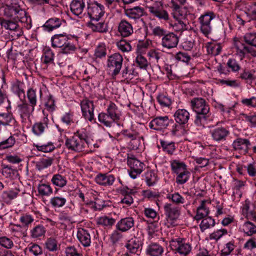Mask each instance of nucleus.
I'll use <instances>...</instances> for the list:
<instances>
[{
  "label": "nucleus",
  "mask_w": 256,
  "mask_h": 256,
  "mask_svg": "<svg viewBox=\"0 0 256 256\" xmlns=\"http://www.w3.org/2000/svg\"><path fill=\"white\" fill-rule=\"evenodd\" d=\"M150 14L161 20H168L169 14L168 12L163 9L162 6L152 4L147 7Z\"/></svg>",
  "instance_id": "nucleus-8"
},
{
  "label": "nucleus",
  "mask_w": 256,
  "mask_h": 256,
  "mask_svg": "<svg viewBox=\"0 0 256 256\" xmlns=\"http://www.w3.org/2000/svg\"><path fill=\"white\" fill-rule=\"evenodd\" d=\"M146 181L149 186H154L158 181L156 174L153 171L150 170L146 174Z\"/></svg>",
  "instance_id": "nucleus-54"
},
{
  "label": "nucleus",
  "mask_w": 256,
  "mask_h": 256,
  "mask_svg": "<svg viewBox=\"0 0 256 256\" xmlns=\"http://www.w3.org/2000/svg\"><path fill=\"white\" fill-rule=\"evenodd\" d=\"M70 40L66 35L60 34L54 36L51 38L52 46L54 48H62Z\"/></svg>",
  "instance_id": "nucleus-26"
},
{
  "label": "nucleus",
  "mask_w": 256,
  "mask_h": 256,
  "mask_svg": "<svg viewBox=\"0 0 256 256\" xmlns=\"http://www.w3.org/2000/svg\"><path fill=\"white\" fill-rule=\"evenodd\" d=\"M123 60L122 56L119 53H114L108 57L107 67L112 76H116L120 73Z\"/></svg>",
  "instance_id": "nucleus-4"
},
{
  "label": "nucleus",
  "mask_w": 256,
  "mask_h": 256,
  "mask_svg": "<svg viewBox=\"0 0 256 256\" xmlns=\"http://www.w3.org/2000/svg\"><path fill=\"white\" fill-rule=\"evenodd\" d=\"M42 92H36V90L33 88H30L27 92V98L29 104L34 108L36 106L38 97L42 96Z\"/></svg>",
  "instance_id": "nucleus-30"
},
{
  "label": "nucleus",
  "mask_w": 256,
  "mask_h": 256,
  "mask_svg": "<svg viewBox=\"0 0 256 256\" xmlns=\"http://www.w3.org/2000/svg\"><path fill=\"white\" fill-rule=\"evenodd\" d=\"M48 119L46 116H44L41 122L35 123L32 128L33 132L36 135H40L48 128Z\"/></svg>",
  "instance_id": "nucleus-27"
},
{
  "label": "nucleus",
  "mask_w": 256,
  "mask_h": 256,
  "mask_svg": "<svg viewBox=\"0 0 256 256\" xmlns=\"http://www.w3.org/2000/svg\"><path fill=\"white\" fill-rule=\"evenodd\" d=\"M14 20L17 22H22L26 20V12L21 9L20 6H18Z\"/></svg>",
  "instance_id": "nucleus-64"
},
{
  "label": "nucleus",
  "mask_w": 256,
  "mask_h": 256,
  "mask_svg": "<svg viewBox=\"0 0 256 256\" xmlns=\"http://www.w3.org/2000/svg\"><path fill=\"white\" fill-rule=\"evenodd\" d=\"M61 48V51L59 53V55L61 54H70L74 52L76 50L75 46L72 44L70 40L67 42L66 44Z\"/></svg>",
  "instance_id": "nucleus-58"
},
{
  "label": "nucleus",
  "mask_w": 256,
  "mask_h": 256,
  "mask_svg": "<svg viewBox=\"0 0 256 256\" xmlns=\"http://www.w3.org/2000/svg\"><path fill=\"white\" fill-rule=\"evenodd\" d=\"M206 49L208 54L216 56L220 54L222 48L220 44L212 42L208 43Z\"/></svg>",
  "instance_id": "nucleus-45"
},
{
  "label": "nucleus",
  "mask_w": 256,
  "mask_h": 256,
  "mask_svg": "<svg viewBox=\"0 0 256 256\" xmlns=\"http://www.w3.org/2000/svg\"><path fill=\"white\" fill-rule=\"evenodd\" d=\"M227 234L228 231L226 229H220L210 234L209 238L210 240H215L217 242L223 236L226 234Z\"/></svg>",
  "instance_id": "nucleus-59"
},
{
  "label": "nucleus",
  "mask_w": 256,
  "mask_h": 256,
  "mask_svg": "<svg viewBox=\"0 0 256 256\" xmlns=\"http://www.w3.org/2000/svg\"><path fill=\"white\" fill-rule=\"evenodd\" d=\"M44 246L45 248L48 251L54 252L60 249V244L56 238L50 237L46 239Z\"/></svg>",
  "instance_id": "nucleus-31"
},
{
  "label": "nucleus",
  "mask_w": 256,
  "mask_h": 256,
  "mask_svg": "<svg viewBox=\"0 0 256 256\" xmlns=\"http://www.w3.org/2000/svg\"><path fill=\"white\" fill-rule=\"evenodd\" d=\"M34 108L26 102H23L17 106V110L22 119L28 118L34 111Z\"/></svg>",
  "instance_id": "nucleus-17"
},
{
  "label": "nucleus",
  "mask_w": 256,
  "mask_h": 256,
  "mask_svg": "<svg viewBox=\"0 0 256 256\" xmlns=\"http://www.w3.org/2000/svg\"><path fill=\"white\" fill-rule=\"evenodd\" d=\"M98 118L100 122L102 123L107 127H110L113 122L116 120L114 118H111L108 112H102L100 114Z\"/></svg>",
  "instance_id": "nucleus-47"
},
{
  "label": "nucleus",
  "mask_w": 256,
  "mask_h": 256,
  "mask_svg": "<svg viewBox=\"0 0 256 256\" xmlns=\"http://www.w3.org/2000/svg\"><path fill=\"white\" fill-rule=\"evenodd\" d=\"M127 163L130 168L129 174L132 178H136L144 170V164L137 160L132 155L128 156Z\"/></svg>",
  "instance_id": "nucleus-5"
},
{
  "label": "nucleus",
  "mask_w": 256,
  "mask_h": 256,
  "mask_svg": "<svg viewBox=\"0 0 256 256\" xmlns=\"http://www.w3.org/2000/svg\"><path fill=\"white\" fill-rule=\"evenodd\" d=\"M118 31L123 37H127L133 33L132 24L126 20L120 21L118 26Z\"/></svg>",
  "instance_id": "nucleus-24"
},
{
  "label": "nucleus",
  "mask_w": 256,
  "mask_h": 256,
  "mask_svg": "<svg viewBox=\"0 0 256 256\" xmlns=\"http://www.w3.org/2000/svg\"><path fill=\"white\" fill-rule=\"evenodd\" d=\"M46 232V229L44 226L38 224L30 230V236L33 238H40L44 236Z\"/></svg>",
  "instance_id": "nucleus-36"
},
{
  "label": "nucleus",
  "mask_w": 256,
  "mask_h": 256,
  "mask_svg": "<svg viewBox=\"0 0 256 256\" xmlns=\"http://www.w3.org/2000/svg\"><path fill=\"white\" fill-rule=\"evenodd\" d=\"M229 134V131L222 127L216 128L210 130L212 138L216 142L225 140Z\"/></svg>",
  "instance_id": "nucleus-19"
},
{
  "label": "nucleus",
  "mask_w": 256,
  "mask_h": 256,
  "mask_svg": "<svg viewBox=\"0 0 256 256\" xmlns=\"http://www.w3.org/2000/svg\"><path fill=\"white\" fill-rule=\"evenodd\" d=\"M170 246L173 250L184 256L188 254L192 250L190 244L186 242L184 238H180L172 240Z\"/></svg>",
  "instance_id": "nucleus-6"
},
{
  "label": "nucleus",
  "mask_w": 256,
  "mask_h": 256,
  "mask_svg": "<svg viewBox=\"0 0 256 256\" xmlns=\"http://www.w3.org/2000/svg\"><path fill=\"white\" fill-rule=\"evenodd\" d=\"M18 6L13 5H6L4 7V14L7 18L14 20Z\"/></svg>",
  "instance_id": "nucleus-48"
},
{
  "label": "nucleus",
  "mask_w": 256,
  "mask_h": 256,
  "mask_svg": "<svg viewBox=\"0 0 256 256\" xmlns=\"http://www.w3.org/2000/svg\"><path fill=\"white\" fill-rule=\"evenodd\" d=\"M116 220L106 216H102L97 218L96 224L105 227L110 228L114 224Z\"/></svg>",
  "instance_id": "nucleus-39"
},
{
  "label": "nucleus",
  "mask_w": 256,
  "mask_h": 256,
  "mask_svg": "<svg viewBox=\"0 0 256 256\" xmlns=\"http://www.w3.org/2000/svg\"><path fill=\"white\" fill-rule=\"evenodd\" d=\"M122 134L126 138H130L132 140L130 143L132 146V148L136 150L138 148L139 140L136 139L138 137V134L136 132H131L127 130H124Z\"/></svg>",
  "instance_id": "nucleus-42"
},
{
  "label": "nucleus",
  "mask_w": 256,
  "mask_h": 256,
  "mask_svg": "<svg viewBox=\"0 0 256 256\" xmlns=\"http://www.w3.org/2000/svg\"><path fill=\"white\" fill-rule=\"evenodd\" d=\"M38 190L39 194L42 196H48L52 193V189L48 184H40Z\"/></svg>",
  "instance_id": "nucleus-49"
},
{
  "label": "nucleus",
  "mask_w": 256,
  "mask_h": 256,
  "mask_svg": "<svg viewBox=\"0 0 256 256\" xmlns=\"http://www.w3.org/2000/svg\"><path fill=\"white\" fill-rule=\"evenodd\" d=\"M107 112L111 118H114L115 120H118L120 118V112L116 104L110 102L107 108Z\"/></svg>",
  "instance_id": "nucleus-34"
},
{
  "label": "nucleus",
  "mask_w": 256,
  "mask_h": 256,
  "mask_svg": "<svg viewBox=\"0 0 256 256\" xmlns=\"http://www.w3.org/2000/svg\"><path fill=\"white\" fill-rule=\"evenodd\" d=\"M8 126L10 128L17 130L18 124L12 116L9 113H0V125Z\"/></svg>",
  "instance_id": "nucleus-15"
},
{
  "label": "nucleus",
  "mask_w": 256,
  "mask_h": 256,
  "mask_svg": "<svg viewBox=\"0 0 256 256\" xmlns=\"http://www.w3.org/2000/svg\"><path fill=\"white\" fill-rule=\"evenodd\" d=\"M134 226V220L132 217L122 218L116 224V228L122 232H126Z\"/></svg>",
  "instance_id": "nucleus-22"
},
{
  "label": "nucleus",
  "mask_w": 256,
  "mask_h": 256,
  "mask_svg": "<svg viewBox=\"0 0 256 256\" xmlns=\"http://www.w3.org/2000/svg\"><path fill=\"white\" fill-rule=\"evenodd\" d=\"M66 200L64 198L60 196H54L50 200V203L52 206L60 208L63 206Z\"/></svg>",
  "instance_id": "nucleus-57"
},
{
  "label": "nucleus",
  "mask_w": 256,
  "mask_h": 256,
  "mask_svg": "<svg viewBox=\"0 0 256 256\" xmlns=\"http://www.w3.org/2000/svg\"><path fill=\"white\" fill-rule=\"evenodd\" d=\"M60 25L61 20L60 19L56 18H54L47 20L44 25V27L46 28L48 31H52L54 29L59 28Z\"/></svg>",
  "instance_id": "nucleus-37"
},
{
  "label": "nucleus",
  "mask_w": 256,
  "mask_h": 256,
  "mask_svg": "<svg viewBox=\"0 0 256 256\" xmlns=\"http://www.w3.org/2000/svg\"><path fill=\"white\" fill-rule=\"evenodd\" d=\"M174 117L176 122L184 125L188 122L190 114L186 109L179 108L174 112Z\"/></svg>",
  "instance_id": "nucleus-20"
},
{
  "label": "nucleus",
  "mask_w": 256,
  "mask_h": 256,
  "mask_svg": "<svg viewBox=\"0 0 256 256\" xmlns=\"http://www.w3.org/2000/svg\"><path fill=\"white\" fill-rule=\"evenodd\" d=\"M240 78L243 80L252 81L256 79V72L254 70H244L240 74Z\"/></svg>",
  "instance_id": "nucleus-53"
},
{
  "label": "nucleus",
  "mask_w": 256,
  "mask_h": 256,
  "mask_svg": "<svg viewBox=\"0 0 256 256\" xmlns=\"http://www.w3.org/2000/svg\"><path fill=\"white\" fill-rule=\"evenodd\" d=\"M215 225V220L210 216H206L202 219L200 224V228L202 232L213 227Z\"/></svg>",
  "instance_id": "nucleus-46"
},
{
  "label": "nucleus",
  "mask_w": 256,
  "mask_h": 256,
  "mask_svg": "<svg viewBox=\"0 0 256 256\" xmlns=\"http://www.w3.org/2000/svg\"><path fill=\"white\" fill-rule=\"evenodd\" d=\"M95 180L97 184L103 186H112L115 181L114 176L108 174H100L96 176Z\"/></svg>",
  "instance_id": "nucleus-21"
},
{
  "label": "nucleus",
  "mask_w": 256,
  "mask_h": 256,
  "mask_svg": "<svg viewBox=\"0 0 256 256\" xmlns=\"http://www.w3.org/2000/svg\"><path fill=\"white\" fill-rule=\"evenodd\" d=\"M90 28L94 32H104L107 31L106 24L103 22L91 24H90Z\"/></svg>",
  "instance_id": "nucleus-62"
},
{
  "label": "nucleus",
  "mask_w": 256,
  "mask_h": 256,
  "mask_svg": "<svg viewBox=\"0 0 256 256\" xmlns=\"http://www.w3.org/2000/svg\"><path fill=\"white\" fill-rule=\"evenodd\" d=\"M52 162L53 159L52 158H42L36 162V168L38 170L40 171L50 166Z\"/></svg>",
  "instance_id": "nucleus-43"
},
{
  "label": "nucleus",
  "mask_w": 256,
  "mask_h": 256,
  "mask_svg": "<svg viewBox=\"0 0 256 256\" xmlns=\"http://www.w3.org/2000/svg\"><path fill=\"white\" fill-rule=\"evenodd\" d=\"M2 174L6 178L12 180L16 179L18 176V170L16 169H13L8 166H4L3 168Z\"/></svg>",
  "instance_id": "nucleus-41"
},
{
  "label": "nucleus",
  "mask_w": 256,
  "mask_h": 256,
  "mask_svg": "<svg viewBox=\"0 0 256 256\" xmlns=\"http://www.w3.org/2000/svg\"><path fill=\"white\" fill-rule=\"evenodd\" d=\"M250 146V142L248 140L240 138H237L232 143L233 148L244 154L248 152Z\"/></svg>",
  "instance_id": "nucleus-14"
},
{
  "label": "nucleus",
  "mask_w": 256,
  "mask_h": 256,
  "mask_svg": "<svg viewBox=\"0 0 256 256\" xmlns=\"http://www.w3.org/2000/svg\"><path fill=\"white\" fill-rule=\"evenodd\" d=\"M1 25L6 30H15L18 27V22L12 19L3 20H2Z\"/></svg>",
  "instance_id": "nucleus-51"
},
{
  "label": "nucleus",
  "mask_w": 256,
  "mask_h": 256,
  "mask_svg": "<svg viewBox=\"0 0 256 256\" xmlns=\"http://www.w3.org/2000/svg\"><path fill=\"white\" fill-rule=\"evenodd\" d=\"M88 14L91 19L98 20L104 15V6L98 3L92 4L88 8Z\"/></svg>",
  "instance_id": "nucleus-11"
},
{
  "label": "nucleus",
  "mask_w": 256,
  "mask_h": 256,
  "mask_svg": "<svg viewBox=\"0 0 256 256\" xmlns=\"http://www.w3.org/2000/svg\"><path fill=\"white\" fill-rule=\"evenodd\" d=\"M190 106L196 114L194 124L197 126H204L210 117L209 105L204 99L195 98L191 100Z\"/></svg>",
  "instance_id": "nucleus-1"
},
{
  "label": "nucleus",
  "mask_w": 256,
  "mask_h": 256,
  "mask_svg": "<svg viewBox=\"0 0 256 256\" xmlns=\"http://www.w3.org/2000/svg\"><path fill=\"white\" fill-rule=\"evenodd\" d=\"M216 18V14L212 11L206 12L198 18L200 32L208 37L212 31L211 22Z\"/></svg>",
  "instance_id": "nucleus-3"
},
{
  "label": "nucleus",
  "mask_w": 256,
  "mask_h": 256,
  "mask_svg": "<svg viewBox=\"0 0 256 256\" xmlns=\"http://www.w3.org/2000/svg\"><path fill=\"white\" fill-rule=\"evenodd\" d=\"M170 7L172 10V14L173 18L178 20L182 16V7L176 1L172 0L170 2Z\"/></svg>",
  "instance_id": "nucleus-32"
},
{
  "label": "nucleus",
  "mask_w": 256,
  "mask_h": 256,
  "mask_svg": "<svg viewBox=\"0 0 256 256\" xmlns=\"http://www.w3.org/2000/svg\"><path fill=\"white\" fill-rule=\"evenodd\" d=\"M54 54L50 48H46L43 56V62L48 64L52 63L54 61Z\"/></svg>",
  "instance_id": "nucleus-63"
},
{
  "label": "nucleus",
  "mask_w": 256,
  "mask_h": 256,
  "mask_svg": "<svg viewBox=\"0 0 256 256\" xmlns=\"http://www.w3.org/2000/svg\"><path fill=\"white\" fill-rule=\"evenodd\" d=\"M206 200L201 201L200 206L196 209V215L194 217V219L196 221H199L208 216L210 213L209 208L206 204Z\"/></svg>",
  "instance_id": "nucleus-25"
},
{
  "label": "nucleus",
  "mask_w": 256,
  "mask_h": 256,
  "mask_svg": "<svg viewBox=\"0 0 256 256\" xmlns=\"http://www.w3.org/2000/svg\"><path fill=\"white\" fill-rule=\"evenodd\" d=\"M26 250L34 256H40L43 254L42 247L36 244H30Z\"/></svg>",
  "instance_id": "nucleus-50"
},
{
  "label": "nucleus",
  "mask_w": 256,
  "mask_h": 256,
  "mask_svg": "<svg viewBox=\"0 0 256 256\" xmlns=\"http://www.w3.org/2000/svg\"><path fill=\"white\" fill-rule=\"evenodd\" d=\"M70 8L74 14L82 17L86 10L84 0H72L70 5Z\"/></svg>",
  "instance_id": "nucleus-18"
},
{
  "label": "nucleus",
  "mask_w": 256,
  "mask_h": 256,
  "mask_svg": "<svg viewBox=\"0 0 256 256\" xmlns=\"http://www.w3.org/2000/svg\"><path fill=\"white\" fill-rule=\"evenodd\" d=\"M34 146L38 150L44 152H51L55 148V146L52 142L40 146L38 144H34Z\"/></svg>",
  "instance_id": "nucleus-61"
},
{
  "label": "nucleus",
  "mask_w": 256,
  "mask_h": 256,
  "mask_svg": "<svg viewBox=\"0 0 256 256\" xmlns=\"http://www.w3.org/2000/svg\"><path fill=\"white\" fill-rule=\"evenodd\" d=\"M83 116L86 119L92 122L94 118V106L92 101L88 99L83 100L80 102Z\"/></svg>",
  "instance_id": "nucleus-10"
},
{
  "label": "nucleus",
  "mask_w": 256,
  "mask_h": 256,
  "mask_svg": "<svg viewBox=\"0 0 256 256\" xmlns=\"http://www.w3.org/2000/svg\"><path fill=\"white\" fill-rule=\"evenodd\" d=\"M244 40L250 46H246L236 38H234V46L238 52L242 56L246 54H250L252 56L255 54L256 52L252 46L256 47V32L246 33L244 36Z\"/></svg>",
  "instance_id": "nucleus-2"
},
{
  "label": "nucleus",
  "mask_w": 256,
  "mask_h": 256,
  "mask_svg": "<svg viewBox=\"0 0 256 256\" xmlns=\"http://www.w3.org/2000/svg\"><path fill=\"white\" fill-rule=\"evenodd\" d=\"M170 166L173 172L178 174L186 169V166L184 163L180 162L177 160H174L171 162Z\"/></svg>",
  "instance_id": "nucleus-44"
},
{
  "label": "nucleus",
  "mask_w": 256,
  "mask_h": 256,
  "mask_svg": "<svg viewBox=\"0 0 256 256\" xmlns=\"http://www.w3.org/2000/svg\"><path fill=\"white\" fill-rule=\"evenodd\" d=\"M178 38L173 32L167 34L162 37L161 44L164 48L170 49L176 48L178 43Z\"/></svg>",
  "instance_id": "nucleus-13"
},
{
  "label": "nucleus",
  "mask_w": 256,
  "mask_h": 256,
  "mask_svg": "<svg viewBox=\"0 0 256 256\" xmlns=\"http://www.w3.org/2000/svg\"><path fill=\"white\" fill-rule=\"evenodd\" d=\"M77 238L84 246H88L90 245V236L87 230L83 228L79 229L77 232Z\"/></svg>",
  "instance_id": "nucleus-28"
},
{
  "label": "nucleus",
  "mask_w": 256,
  "mask_h": 256,
  "mask_svg": "<svg viewBox=\"0 0 256 256\" xmlns=\"http://www.w3.org/2000/svg\"><path fill=\"white\" fill-rule=\"evenodd\" d=\"M65 145L68 150L75 152H82L85 147L83 142L76 136L67 138Z\"/></svg>",
  "instance_id": "nucleus-9"
},
{
  "label": "nucleus",
  "mask_w": 256,
  "mask_h": 256,
  "mask_svg": "<svg viewBox=\"0 0 256 256\" xmlns=\"http://www.w3.org/2000/svg\"><path fill=\"white\" fill-rule=\"evenodd\" d=\"M16 143L15 138L10 136L8 138L0 142V150L12 147Z\"/></svg>",
  "instance_id": "nucleus-56"
},
{
  "label": "nucleus",
  "mask_w": 256,
  "mask_h": 256,
  "mask_svg": "<svg viewBox=\"0 0 256 256\" xmlns=\"http://www.w3.org/2000/svg\"><path fill=\"white\" fill-rule=\"evenodd\" d=\"M166 216L172 223L176 221L180 216V208L177 206H173L172 204H166L164 206Z\"/></svg>",
  "instance_id": "nucleus-16"
},
{
  "label": "nucleus",
  "mask_w": 256,
  "mask_h": 256,
  "mask_svg": "<svg viewBox=\"0 0 256 256\" xmlns=\"http://www.w3.org/2000/svg\"><path fill=\"white\" fill-rule=\"evenodd\" d=\"M20 192V190L18 188L4 190L0 196V200L4 204H10L12 200L18 196Z\"/></svg>",
  "instance_id": "nucleus-12"
},
{
  "label": "nucleus",
  "mask_w": 256,
  "mask_h": 256,
  "mask_svg": "<svg viewBox=\"0 0 256 256\" xmlns=\"http://www.w3.org/2000/svg\"><path fill=\"white\" fill-rule=\"evenodd\" d=\"M240 228L246 234L251 236L256 234V226L250 221L246 222Z\"/></svg>",
  "instance_id": "nucleus-38"
},
{
  "label": "nucleus",
  "mask_w": 256,
  "mask_h": 256,
  "mask_svg": "<svg viewBox=\"0 0 256 256\" xmlns=\"http://www.w3.org/2000/svg\"><path fill=\"white\" fill-rule=\"evenodd\" d=\"M161 146L164 152H167L169 154H172L176 150L174 143L169 142L163 140L160 142Z\"/></svg>",
  "instance_id": "nucleus-52"
},
{
  "label": "nucleus",
  "mask_w": 256,
  "mask_h": 256,
  "mask_svg": "<svg viewBox=\"0 0 256 256\" xmlns=\"http://www.w3.org/2000/svg\"><path fill=\"white\" fill-rule=\"evenodd\" d=\"M170 123H173V120H170L168 116H158L150 122L149 126L152 129L160 130L166 128Z\"/></svg>",
  "instance_id": "nucleus-7"
},
{
  "label": "nucleus",
  "mask_w": 256,
  "mask_h": 256,
  "mask_svg": "<svg viewBox=\"0 0 256 256\" xmlns=\"http://www.w3.org/2000/svg\"><path fill=\"white\" fill-rule=\"evenodd\" d=\"M140 245V242L139 240L134 238L129 240L126 246L130 253L136 254L138 251Z\"/></svg>",
  "instance_id": "nucleus-33"
},
{
  "label": "nucleus",
  "mask_w": 256,
  "mask_h": 256,
  "mask_svg": "<svg viewBox=\"0 0 256 256\" xmlns=\"http://www.w3.org/2000/svg\"><path fill=\"white\" fill-rule=\"evenodd\" d=\"M118 49L122 52H129L132 50V46L129 42L126 40H121L116 43Z\"/></svg>",
  "instance_id": "nucleus-60"
},
{
  "label": "nucleus",
  "mask_w": 256,
  "mask_h": 256,
  "mask_svg": "<svg viewBox=\"0 0 256 256\" xmlns=\"http://www.w3.org/2000/svg\"><path fill=\"white\" fill-rule=\"evenodd\" d=\"M176 182L178 184H182L186 183L188 180L190 176V172L185 170L181 172L176 174Z\"/></svg>",
  "instance_id": "nucleus-55"
},
{
  "label": "nucleus",
  "mask_w": 256,
  "mask_h": 256,
  "mask_svg": "<svg viewBox=\"0 0 256 256\" xmlns=\"http://www.w3.org/2000/svg\"><path fill=\"white\" fill-rule=\"evenodd\" d=\"M51 181L54 186L60 188L64 187L67 184L66 178L60 174H54Z\"/></svg>",
  "instance_id": "nucleus-40"
},
{
  "label": "nucleus",
  "mask_w": 256,
  "mask_h": 256,
  "mask_svg": "<svg viewBox=\"0 0 256 256\" xmlns=\"http://www.w3.org/2000/svg\"><path fill=\"white\" fill-rule=\"evenodd\" d=\"M125 14L130 18L134 20H139L144 14V8L140 6H135L133 8L125 10Z\"/></svg>",
  "instance_id": "nucleus-23"
},
{
  "label": "nucleus",
  "mask_w": 256,
  "mask_h": 256,
  "mask_svg": "<svg viewBox=\"0 0 256 256\" xmlns=\"http://www.w3.org/2000/svg\"><path fill=\"white\" fill-rule=\"evenodd\" d=\"M163 252V248L156 243L151 244L146 250V254L150 256H160Z\"/></svg>",
  "instance_id": "nucleus-29"
},
{
  "label": "nucleus",
  "mask_w": 256,
  "mask_h": 256,
  "mask_svg": "<svg viewBox=\"0 0 256 256\" xmlns=\"http://www.w3.org/2000/svg\"><path fill=\"white\" fill-rule=\"evenodd\" d=\"M24 86V84L23 82L17 80L12 84V90L20 98H21V97H24L25 94Z\"/></svg>",
  "instance_id": "nucleus-35"
}]
</instances>
